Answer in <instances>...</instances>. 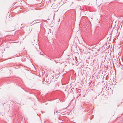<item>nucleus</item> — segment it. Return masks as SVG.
<instances>
[{
  "label": "nucleus",
  "instance_id": "20e7f679",
  "mask_svg": "<svg viewBox=\"0 0 123 123\" xmlns=\"http://www.w3.org/2000/svg\"><path fill=\"white\" fill-rule=\"evenodd\" d=\"M97 52H96V53H97Z\"/></svg>",
  "mask_w": 123,
  "mask_h": 123
},
{
  "label": "nucleus",
  "instance_id": "f03ea898",
  "mask_svg": "<svg viewBox=\"0 0 123 123\" xmlns=\"http://www.w3.org/2000/svg\"><path fill=\"white\" fill-rule=\"evenodd\" d=\"M89 18H90V17H89ZM90 19H92V18H90Z\"/></svg>",
  "mask_w": 123,
  "mask_h": 123
},
{
  "label": "nucleus",
  "instance_id": "f257e3e1",
  "mask_svg": "<svg viewBox=\"0 0 123 123\" xmlns=\"http://www.w3.org/2000/svg\"><path fill=\"white\" fill-rule=\"evenodd\" d=\"M53 73L54 74H53V75H52V76H54L55 75V74H54V72H53Z\"/></svg>",
  "mask_w": 123,
  "mask_h": 123
},
{
  "label": "nucleus",
  "instance_id": "7ed1b4c3",
  "mask_svg": "<svg viewBox=\"0 0 123 123\" xmlns=\"http://www.w3.org/2000/svg\"><path fill=\"white\" fill-rule=\"evenodd\" d=\"M38 49H39V47H38Z\"/></svg>",
  "mask_w": 123,
  "mask_h": 123
}]
</instances>
